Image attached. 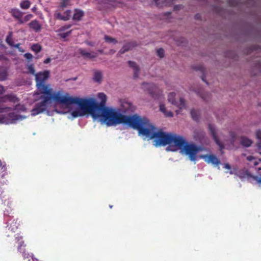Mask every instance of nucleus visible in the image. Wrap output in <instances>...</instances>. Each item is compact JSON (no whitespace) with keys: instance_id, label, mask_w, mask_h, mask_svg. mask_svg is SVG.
<instances>
[{"instance_id":"29","label":"nucleus","mask_w":261,"mask_h":261,"mask_svg":"<svg viewBox=\"0 0 261 261\" xmlns=\"http://www.w3.org/2000/svg\"><path fill=\"white\" fill-rule=\"evenodd\" d=\"M160 110L162 112H163L166 117H173V114L172 112L167 111L166 107L163 104H161L160 105Z\"/></svg>"},{"instance_id":"51","label":"nucleus","mask_w":261,"mask_h":261,"mask_svg":"<svg viewBox=\"0 0 261 261\" xmlns=\"http://www.w3.org/2000/svg\"><path fill=\"white\" fill-rule=\"evenodd\" d=\"M5 91L4 88L3 86L0 85V95L2 94Z\"/></svg>"},{"instance_id":"4","label":"nucleus","mask_w":261,"mask_h":261,"mask_svg":"<svg viewBox=\"0 0 261 261\" xmlns=\"http://www.w3.org/2000/svg\"><path fill=\"white\" fill-rule=\"evenodd\" d=\"M49 71L44 70L35 74L37 91L36 94H50L53 93V89L49 84H45L46 81L49 78Z\"/></svg>"},{"instance_id":"47","label":"nucleus","mask_w":261,"mask_h":261,"mask_svg":"<svg viewBox=\"0 0 261 261\" xmlns=\"http://www.w3.org/2000/svg\"><path fill=\"white\" fill-rule=\"evenodd\" d=\"M71 32V30L69 31V32H67L66 33H64L61 34V36L62 38H65L66 37H67Z\"/></svg>"},{"instance_id":"13","label":"nucleus","mask_w":261,"mask_h":261,"mask_svg":"<svg viewBox=\"0 0 261 261\" xmlns=\"http://www.w3.org/2000/svg\"><path fill=\"white\" fill-rule=\"evenodd\" d=\"M135 110V107L131 102L126 100L121 101L120 111L122 113L129 114L133 113Z\"/></svg>"},{"instance_id":"28","label":"nucleus","mask_w":261,"mask_h":261,"mask_svg":"<svg viewBox=\"0 0 261 261\" xmlns=\"http://www.w3.org/2000/svg\"><path fill=\"white\" fill-rule=\"evenodd\" d=\"M12 109L9 107H0V113H4L9 112V111L11 110ZM6 122L5 117L3 115H0V123H5Z\"/></svg>"},{"instance_id":"16","label":"nucleus","mask_w":261,"mask_h":261,"mask_svg":"<svg viewBox=\"0 0 261 261\" xmlns=\"http://www.w3.org/2000/svg\"><path fill=\"white\" fill-rule=\"evenodd\" d=\"M19 101V99L13 94H9L0 97V105L8 101L15 103Z\"/></svg>"},{"instance_id":"55","label":"nucleus","mask_w":261,"mask_h":261,"mask_svg":"<svg viewBox=\"0 0 261 261\" xmlns=\"http://www.w3.org/2000/svg\"><path fill=\"white\" fill-rule=\"evenodd\" d=\"M256 146L259 149L261 148V141L256 143Z\"/></svg>"},{"instance_id":"35","label":"nucleus","mask_w":261,"mask_h":261,"mask_svg":"<svg viewBox=\"0 0 261 261\" xmlns=\"http://www.w3.org/2000/svg\"><path fill=\"white\" fill-rule=\"evenodd\" d=\"M198 94L205 101H208L210 98V94L206 93H202L199 91H197Z\"/></svg>"},{"instance_id":"31","label":"nucleus","mask_w":261,"mask_h":261,"mask_svg":"<svg viewBox=\"0 0 261 261\" xmlns=\"http://www.w3.org/2000/svg\"><path fill=\"white\" fill-rule=\"evenodd\" d=\"M31 2L29 0H22L20 3V7L22 9L26 10L29 9L31 6Z\"/></svg>"},{"instance_id":"30","label":"nucleus","mask_w":261,"mask_h":261,"mask_svg":"<svg viewBox=\"0 0 261 261\" xmlns=\"http://www.w3.org/2000/svg\"><path fill=\"white\" fill-rule=\"evenodd\" d=\"M70 1V0H61L59 6H58V11H63L64 9L68 5Z\"/></svg>"},{"instance_id":"3","label":"nucleus","mask_w":261,"mask_h":261,"mask_svg":"<svg viewBox=\"0 0 261 261\" xmlns=\"http://www.w3.org/2000/svg\"><path fill=\"white\" fill-rule=\"evenodd\" d=\"M43 100L35 104V107L31 111L32 116L37 115L45 111L51 100H53L57 103L63 104L66 106L72 105L71 96L67 93L64 94L63 91H59L55 93H50V94H44L41 96Z\"/></svg>"},{"instance_id":"62","label":"nucleus","mask_w":261,"mask_h":261,"mask_svg":"<svg viewBox=\"0 0 261 261\" xmlns=\"http://www.w3.org/2000/svg\"><path fill=\"white\" fill-rule=\"evenodd\" d=\"M201 79L203 81L205 82L207 84H208V83L205 81L204 78L203 77H202Z\"/></svg>"},{"instance_id":"20","label":"nucleus","mask_w":261,"mask_h":261,"mask_svg":"<svg viewBox=\"0 0 261 261\" xmlns=\"http://www.w3.org/2000/svg\"><path fill=\"white\" fill-rule=\"evenodd\" d=\"M19 226V221L17 219H14L8 225V229L10 231L14 232L16 231Z\"/></svg>"},{"instance_id":"1","label":"nucleus","mask_w":261,"mask_h":261,"mask_svg":"<svg viewBox=\"0 0 261 261\" xmlns=\"http://www.w3.org/2000/svg\"><path fill=\"white\" fill-rule=\"evenodd\" d=\"M98 97L100 99V103L92 98L82 99L71 96L72 103L77 105L84 113L90 114L94 119L100 118L107 126L119 124L124 115L121 114L119 111L106 107L107 96L105 94L99 93Z\"/></svg>"},{"instance_id":"39","label":"nucleus","mask_w":261,"mask_h":261,"mask_svg":"<svg viewBox=\"0 0 261 261\" xmlns=\"http://www.w3.org/2000/svg\"><path fill=\"white\" fill-rule=\"evenodd\" d=\"M11 34L12 33H10L9 35H8L6 38V42L11 46H14V42L12 41V39L11 37Z\"/></svg>"},{"instance_id":"33","label":"nucleus","mask_w":261,"mask_h":261,"mask_svg":"<svg viewBox=\"0 0 261 261\" xmlns=\"http://www.w3.org/2000/svg\"><path fill=\"white\" fill-rule=\"evenodd\" d=\"M12 110H16L18 112H25L26 111V108L24 106V105H20V104H17L14 107V108H12L11 107H10ZM11 111V110L10 111Z\"/></svg>"},{"instance_id":"48","label":"nucleus","mask_w":261,"mask_h":261,"mask_svg":"<svg viewBox=\"0 0 261 261\" xmlns=\"http://www.w3.org/2000/svg\"><path fill=\"white\" fill-rule=\"evenodd\" d=\"M254 179L256 180L258 184H261V177H257L256 176L254 177Z\"/></svg>"},{"instance_id":"27","label":"nucleus","mask_w":261,"mask_h":261,"mask_svg":"<svg viewBox=\"0 0 261 261\" xmlns=\"http://www.w3.org/2000/svg\"><path fill=\"white\" fill-rule=\"evenodd\" d=\"M8 71L6 67L0 66V81H3L7 79Z\"/></svg>"},{"instance_id":"44","label":"nucleus","mask_w":261,"mask_h":261,"mask_svg":"<svg viewBox=\"0 0 261 261\" xmlns=\"http://www.w3.org/2000/svg\"><path fill=\"white\" fill-rule=\"evenodd\" d=\"M255 135L256 138L259 141H261V129H257L256 131Z\"/></svg>"},{"instance_id":"5","label":"nucleus","mask_w":261,"mask_h":261,"mask_svg":"<svg viewBox=\"0 0 261 261\" xmlns=\"http://www.w3.org/2000/svg\"><path fill=\"white\" fill-rule=\"evenodd\" d=\"M0 168L2 170V174L0 173V198L2 201L5 203L7 200L9 199V197L6 192L5 191L4 186L7 185L8 180L5 181L3 179L7 173V168L6 167V164L2 163L0 160Z\"/></svg>"},{"instance_id":"61","label":"nucleus","mask_w":261,"mask_h":261,"mask_svg":"<svg viewBox=\"0 0 261 261\" xmlns=\"http://www.w3.org/2000/svg\"><path fill=\"white\" fill-rule=\"evenodd\" d=\"M87 44L90 45V46H92L93 45L91 43V42H87Z\"/></svg>"},{"instance_id":"7","label":"nucleus","mask_w":261,"mask_h":261,"mask_svg":"<svg viewBox=\"0 0 261 261\" xmlns=\"http://www.w3.org/2000/svg\"><path fill=\"white\" fill-rule=\"evenodd\" d=\"M9 13L17 20L18 23L21 24L29 21L32 17L33 15L29 14L23 17L24 13L18 8H11L9 10Z\"/></svg>"},{"instance_id":"53","label":"nucleus","mask_w":261,"mask_h":261,"mask_svg":"<svg viewBox=\"0 0 261 261\" xmlns=\"http://www.w3.org/2000/svg\"><path fill=\"white\" fill-rule=\"evenodd\" d=\"M224 167L225 168V169H230L231 167L230 166V165L228 163H226L224 164Z\"/></svg>"},{"instance_id":"58","label":"nucleus","mask_w":261,"mask_h":261,"mask_svg":"<svg viewBox=\"0 0 261 261\" xmlns=\"http://www.w3.org/2000/svg\"><path fill=\"white\" fill-rule=\"evenodd\" d=\"M245 175H247V176H250V173H249L248 171V170H246L245 171Z\"/></svg>"},{"instance_id":"50","label":"nucleus","mask_w":261,"mask_h":261,"mask_svg":"<svg viewBox=\"0 0 261 261\" xmlns=\"http://www.w3.org/2000/svg\"><path fill=\"white\" fill-rule=\"evenodd\" d=\"M254 159H255L254 157L252 155H249L247 157V160L248 161H251L253 160Z\"/></svg>"},{"instance_id":"12","label":"nucleus","mask_w":261,"mask_h":261,"mask_svg":"<svg viewBox=\"0 0 261 261\" xmlns=\"http://www.w3.org/2000/svg\"><path fill=\"white\" fill-rule=\"evenodd\" d=\"M171 140V145L173 143L175 147L179 148L184 149L187 144L186 140L183 137L176 134H172Z\"/></svg>"},{"instance_id":"10","label":"nucleus","mask_w":261,"mask_h":261,"mask_svg":"<svg viewBox=\"0 0 261 261\" xmlns=\"http://www.w3.org/2000/svg\"><path fill=\"white\" fill-rule=\"evenodd\" d=\"M184 150L191 161H195L196 160V154L199 151L202 150L201 147L194 144H187Z\"/></svg>"},{"instance_id":"32","label":"nucleus","mask_w":261,"mask_h":261,"mask_svg":"<svg viewBox=\"0 0 261 261\" xmlns=\"http://www.w3.org/2000/svg\"><path fill=\"white\" fill-rule=\"evenodd\" d=\"M191 115L192 119L195 121H198L199 119V112L198 110L193 109L191 111Z\"/></svg>"},{"instance_id":"34","label":"nucleus","mask_w":261,"mask_h":261,"mask_svg":"<svg viewBox=\"0 0 261 261\" xmlns=\"http://www.w3.org/2000/svg\"><path fill=\"white\" fill-rule=\"evenodd\" d=\"M104 39L106 42L109 43L116 44L118 42V41L115 38H112L108 35H105Z\"/></svg>"},{"instance_id":"45","label":"nucleus","mask_w":261,"mask_h":261,"mask_svg":"<svg viewBox=\"0 0 261 261\" xmlns=\"http://www.w3.org/2000/svg\"><path fill=\"white\" fill-rule=\"evenodd\" d=\"M24 57L29 61H31L33 59V55L31 53H25Z\"/></svg>"},{"instance_id":"41","label":"nucleus","mask_w":261,"mask_h":261,"mask_svg":"<svg viewBox=\"0 0 261 261\" xmlns=\"http://www.w3.org/2000/svg\"><path fill=\"white\" fill-rule=\"evenodd\" d=\"M27 69L29 70L30 73L35 75V70L33 64L28 65Z\"/></svg>"},{"instance_id":"59","label":"nucleus","mask_w":261,"mask_h":261,"mask_svg":"<svg viewBox=\"0 0 261 261\" xmlns=\"http://www.w3.org/2000/svg\"><path fill=\"white\" fill-rule=\"evenodd\" d=\"M258 163L257 161H255L254 162V166H256L257 165H258Z\"/></svg>"},{"instance_id":"15","label":"nucleus","mask_w":261,"mask_h":261,"mask_svg":"<svg viewBox=\"0 0 261 261\" xmlns=\"http://www.w3.org/2000/svg\"><path fill=\"white\" fill-rule=\"evenodd\" d=\"M208 128H209V130L211 132V134L212 137H213V139L214 140L215 143L217 144V145L218 146H219V147L220 148V150L221 151H222V150L224 148V146L223 143H222L219 140V139L217 135L216 129H215L214 125H213L212 124H208Z\"/></svg>"},{"instance_id":"60","label":"nucleus","mask_w":261,"mask_h":261,"mask_svg":"<svg viewBox=\"0 0 261 261\" xmlns=\"http://www.w3.org/2000/svg\"><path fill=\"white\" fill-rule=\"evenodd\" d=\"M98 51L100 54H103V51L102 49H99L98 50Z\"/></svg>"},{"instance_id":"43","label":"nucleus","mask_w":261,"mask_h":261,"mask_svg":"<svg viewBox=\"0 0 261 261\" xmlns=\"http://www.w3.org/2000/svg\"><path fill=\"white\" fill-rule=\"evenodd\" d=\"M193 69L195 70H199L201 71L202 73H204V72L205 71V69L202 65L194 66L193 67Z\"/></svg>"},{"instance_id":"37","label":"nucleus","mask_w":261,"mask_h":261,"mask_svg":"<svg viewBox=\"0 0 261 261\" xmlns=\"http://www.w3.org/2000/svg\"><path fill=\"white\" fill-rule=\"evenodd\" d=\"M105 4L110 5L114 7H117L118 3L116 1L113 0H103L102 1Z\"/></svg>"},{"instance_id":"54","label":"nucleus","mask_w":261,"mask_h":261,"mask_svg":"<svg viewBox=\"0 0 261 261\" xmlns=\"http://www.w3.org/2000/svg\"><path fill=\"white\" fill-rule=\"evenodd\" d=\"M200 18H201V16H200V15L199 14H197L195 16V18L196 19H200Z\"/></svg>"},{"instance_id":"49","label":"nucleus","mask_w":261,"mask_h":261,"mask_svg":"<svg viewBox=\"0 0 261 261\" xmlns=\"http://www.w3.org/2000/svg\"><path fill=\"white\" fill-rule=\"evenodd\" d=\"M0 60H8V59L3 54H0Z\"/></svg>"},{"instance_id":"8","label":"nucleus","mask_w":261,"mask_h":261,"mask_svg":"<svg viewBox=\"0 0 261 261\" xmlns=\"http://www.w3.org/2000/svg\"><path fill=\"white\" fill-rule=\"evenodd\" d=\"M14 242L18 244L17 250L22 253L24 259H28V261H31V259H32V261H35V258L33 255L25 252L24 247L26 245L23 240L22 236L17 234V236L15 238Z\"/></svg>"},{"instance_id":"24","label":"nucleus","mask_w":261,"mask_h":261,"mask_svg":"<svg viewBox=\"0 0 261 261\" xmlns=\"http://www.w3.org/2000/svg\"><path fill=\"white\" fill-rule=\"evenodd\" d=\"M241 144L246 147H249L252 144V141L245 136H242L240 138Z\"/></svg>"},{"instance_id":"64","label":"nucleus","mask_w":261,"mask_h":261,"mask_svg":"<svg viewBox=\"0 0 261 261\" xmlns=\"http://www.w3.org/2000/svg\"><path fill=\"white\" fill-rule=\"evenodd\" d=\"M110 51H111V53H112L113 54L115 52V51L114 50H113V49H111Z\"/></svg>"},{"instance_id":"38","label":"nucleus","mask_w":261,"mask_h":261,"mask_svg":"<svg viewBox=\"0 0 261 261\" xmlns=\"http://www.w3.org/2000/svg\"><path fill=\"white\" fill-rule=\"evenodd\" d=\"M7 206H9V207L10 208V211L9 212V210H5L4 211V216L5 218L6 217H10V214L12 212V202L8 201L7 202Z\"/></svg>"},{"instance_id":"25","label":"nucleus","mask_w":261,"mask_h":261,"mask_svg":"<svg viewBox=\"0 0 261 261\" xmlns=\"http://www.w3.org/2000/svg\"><path fill=\"white\" fill-rule=\"evenodd\" d=\"M84 15V12L80 9H75L72 19L74 20L80 21Z\"/></svg>"},{"instance_id":"11","label":"nucleus","mask_w":261,"mask_h":261,"mask_svg":"<svg viewBox=\"0 0 261 261\" xmlns=\"http://www.w3.org/2000/svg\"><path fill=\"white\" fill-rule=\"evenodd\" d=\"M142 88L154 99H159L162 93V91L153 83H143Z\"/></svg>"},{"instance_id":"56","label":"nucleus","mask_w":261,"mask_h":261,"mask_svg":"<svg viewBox=\"0 0 261 261\" xmlns=\"http://www.w3.org/2000/svg\"><path fill=\"white\" fill-rule=\"evenodd\" d=\"M20 46V43H17L16 44H14V46L15 47L19 48V46Z\"/></svg>"},{"instance_id":"57","label":"nucleus","mask_w":261,"mask_h":261,"mask_svg":"<svg viewBox=\"0 0 261 261\" xmlns=\"http://www.w3.org/2000/svg\"><path fill=\"white\" fill-rule=\"evenodd\" d=\"M257 67L259 69L260 71H261V64L259 63Z\"/></svg>"},{"instance_id":"14","label":"nucleus","mask_w":261,"mask_h":261,"mask_svg":"<svg viewBox=\"0 0 261 261\" xmlns=\"http://www.w3.org/2000/svg\"><path fill=\"white\" fill-rule=\"evenodd\" d=\"M200 157L207 163H211L214 166H218L221 163L220 160L214 154H204L201 155Z\"/></svg>"},{"instance_id":"36","label":"nucleus","mask_w":261,"mask_h":261,"mask_svg":"<svg viewBox=\"0 0 261 261\" xmlns=\"http://www.w3.org/2000/svg\"><path fill=\"white\" fill-rule=\"evenodd\" d=\"M31 49L36 53H38L41 51L42 47L39 44H34L31 47Z\"/></svg>"},{"instance_id":"22","label":"nucleus","mask_w":261,"mask_h":261,"mask_svg":"<svg viewBox=\"0 0 261 261\" xmlns=\"http://www.w3.org/2000/svg\"><path fill=\"white\" fill-rule=\"evenodd\" d=\"M128 64L130 67H131L134 71V78H137L139 76L140 68L137 65L136 62L129 61Z\"/></svg>"},{"instance_id":"52","label":"nucleus","mask_w":261,"mask_h":261,"mask_svg":"<svg viewBox=\"0 0 261 261\" xmlns=\"http://www.w3.org/2000/svg\"><path fill=\"white\" fill-rule=\"evenodd\" d=\"M50 61H51L50 58H47V59H46L44 61L43 63H44V64H48V63H49L50 62Z\"/></svg>"},{"instance_id":"26","label":"nucleus","mask_w":261,"mask_h":261,"mask_svg":"<svg viewBox=\"0 0 261 261\" xmlns=\"http://www.w3.org/2000/svg\"><path fill=\"white\" fill-rule=\"evenodd\" d=\"M102 79V74L100 70H95L93 73V80L94 82L100 83Z\"/></svg>"},{"instance_id":"18","label":"nucleus","mask_w":261,"mask_h":261,"mask_svg":"<svg viewBox=\"0 0 261 261\" xmlns=\"http://www.w3.org/2000/svg\"><path fill=\"white\" fill-rule=\"evenodd\" d=\"M137 45V43L135 41L127 43L123 46L122 48L119 50V53L120 54H123L125 52L132 50Z\"/></svg>"},{"instance_id":"63","label":"nucleus","mask_w":261,"mask_h":261,"mask_svg":"<svg viewBox=\"0 0 261 261\" xmlns=\"http://www.w3.org/2000/svg\"><path fill=\"white\" fill-rule=\"evenodd\" d=\"M166 15H169L171 14V12H168L167 13H165Z\"/></svg>"},{"instance_id":"19","label":"nucleus","mask_w":261,"mask_h":261,"mask_svg":"<svg viewBox=\"0 0 261 261\" xmlns=\"http://www.w3.org/2000/svg\"><path fill=\"white\" fill-rule=\"evenodd\" d=\"M25 117L16 114L14 112L10 113L8 114V118L10 120L11 123H15L18 120H22Z\"/></svg>"},{"instance_id":"42","label":"nucleus","mask_w":261,"mask_h":261,"mask_svg":"<svg viewBox=\"0 0 261 261\" xmlns=\"http://www.w3.org/2000/svg\"><path fill=\"white\" fill-rule=\"evenodd\" d=\"M157 55L160 58H163L164 56V50L161 48L157 50L156 51Z\"/></svg>"},{"instance_id":"9","label":"nucleus","mask_w":261,"mask_h":261,"mask_svg":"<svg viewBox=\"0 0 261 261\" xmlns=\"http://www.w3.org/2000/svg\"><path fill=\"white\" fill-rule=\"evenodd\" d=\"M175 95V92L170 93L168 96V100L169 102L179 108L178 110L175 111L176 114L178 115L180 113L182 109H186V105L185 99L181 97L179 98L178 101H176Z\"/></svg>"},{"instance_id":"40","label":"nucleus","mask_w":261,"mask_h":261,"mask_svg":"<svg viewBox=\"0 0 261 261\" xmlns=\"http://www.w3.org/2000/svg\"><path fill=\"white\" fill-rule=\"evenodd\" d=\"M81 110L82 111V113H81L79 111L75 110V111H74L72 112V116L73 117H77L78 116H82L84 114H85V113H84L83 111L81 109Z\"/></svg>"},{"instance_id":"23","label":"nucleus","mask_w":261,"mask_h":261,"mask_svg":"<svg viewBox=\"0 0 261 261\" xmlns=\"http://www.w3.org/2000/svg\"><path fill=\"white\" fill-rule=\"evenodd\" d=\"M29 25L30 28L33 29L36 32L40 31L41 29V26L40 24L36 20L32 21L31 22L29 23Z\"/></svg>"},{"instance_id":"2","label":"nucleus","mask_w":261,"mask_h":261,"mask_svg":"<svg viewBox=\"0 0 261 261\" xmlns=\"http://www.w3.org/2000/svg\"><path fill=\"white\" fill-rule=\"evenodd\" d=\"M119 124H127L130 127L138 130L139 135L150 139H154L152 136L156 133L154 131L155 127L150 123L147 118H141L137 114L124 115L119 122Z\"/></svg>"},{"instance_id":"6","label":"nucleus","mask_w":261,"mask_h":261,"mask_svg":"<svg viewBox=\"0 0 261 261\" xmlns=\"http://www.w3.org/2000/svg\"><path fill=\"white\" fill-rule=\"evenodd\" d=\"M172 134H166L162 130L156 132L152 136L155 139L154 145L156 146L159 145L165 146L167 144L171 145V138Z\"/></svg>"},{"instance_id":"17","label":"nucleus","mask_w":261,"mask_h":261,"mask_svg":"<svg viewBox=\"0 0 261 261\" xmlns=\"http://www.w3.org/2000/svg\"><path fill=\"white\" fill-rule=\"evenodd\" d=\"M71 14V11L70 10H67L65 11L63 14H62L60 12H56L55 13V17L56 19L58 20H61L63 21L68 20Z\"/></svg>"},{"instance_id":"46","label":"nucleus","mask_w":261,"mask_h":261,"mask_svg":"<svg viewBox=\"0 0 261 261\" xmlns=\"http://www.w3.org/2000/svg\"><path fill=\"white\" fill-rule=\"evenodd\" d=\"M71 27V24H66V25L61 27L60 30V31H64L69 29Z\"/></svg>"},{"instance_id":"21","label":"nucleus","mask_w":261,"mask_h":261,"mask_svg":"<svg viewBox=\"0 0 261 261\" xmlns=\"http://www.w3.org/2000/svg\"><path fill=\"white\" fill-rule=\"evenodd\" d=\"M79 53L84 58L92 59L97 57L96 53H93V54L87 52L85 49L80 48L79 50Z\"/></svg>"}]
</instances>
